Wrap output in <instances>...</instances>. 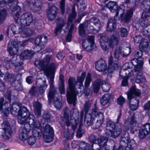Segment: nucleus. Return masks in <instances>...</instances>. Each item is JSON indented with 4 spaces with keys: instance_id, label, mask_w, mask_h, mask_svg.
Masks as SVG:
<instances>
[{
    "instance_id": "nucleus-14",
    "label": "nucleus",
    "mask_w": 150,
    "mask_h": 150,
    "mask_svg": "<svg viewBox=\"0 0 150 150\" xmlns=\"http://www.w3.org/2000/svg\"><path fill=\"white\" fill-rule=\"evenodd\" d=\"M129 140L128 137H123L121 138L120 141V145L117 150H115L113 147V150H132L134 147L135 145V142L133 140H131L127 143V146L125 148V146L126 145V142H128Z\"/></svg>"
},
{
    "instance_id": "nucleus-11",
    "label": "nucleus",
    "mask_w": 150,
    "mask_h": 150,
    "mask_svg": "<svg viewBox=\"0 0 150 150\" xmlns=\"http://www.w3.org/2000/svg\"><path fill=\"white\" fill-rule=\"evenodd\" d=\"M125 10V7L123 5H121L117 8L115 13V16H117L119 14L121 18V20L124 23H128L129 22L133 13V10L132 8L128 10L125 16L123 17V14Z\"/></svg>"
},
{
    "instance_id": "nucleus-9",
    "label": "nucleus",
    "mask_w": 150,
    "mask_h": 150,
    "mask_svg": "<svg viewBox=\"0 0 150 150\" xmlns=\"http://www.w3.org/2000/svg\"><path fill=\"white\" fill-rule=\"evenodd\" d=\"M38 126L40 129L41 131L40 132L43 133V139L44 142L49 143L52 141L53 139L54 132L53 129L49 125H46L45 127L43 126L42 127H40V125L39 122H37Z\"/></svg>"
},
{
    "instance_id": "nucleus-17",
    "label": "nucleus",
    "mask_w": 150,
    "mask_h": 150,
    "mask_svg": "<svg viewBox=\"0 0 150 150\" xmlns=\"http://www.w3.org/2000/svg\"><path fill=\"white\" fill-rule=\"evenodd\" d=\"M78 122V119L77 117L76 119L73 118L71 117L70 119L68 114L66 112L64 113V118L61 120V123L62 124H64V122L65 123L67 127L69 126L72 124V129L74 132L77 127Z\"/></svg>"
},
{
    "instance_id": "nucleus-45",
    "label": "nucleus",
    "mask_w": 150,
    "mask_h": 150,
    "mask_svg": "<svg viewBox=\"0 0 150 150\" xmlns=\"http://www.w3.org/2000/svg\"><path fill=\"white\" fill-rule=\"evenodd\" d=\"M116 5V3L115 2H113L112 1H110L109 2L106 4L107 6L109 8L110 11L112 12H113L115 11V10L113 9V8Z\"/></svg>"
},
{
    "instance_id": "nucleus-21",
    "label": "nucleus",
    "mask_w": 150,
    "mask_h": 150,
    "mask_svg": "<svg viewBox=\"0 0 150 150\" xmlns=\"http://www.w3.org/2000/svg\"><path fill=\"white\" fill-rule=\"evenodd\" d=\"M131 47H128L124 51L121 50L120 47H117L114 53V59L115 61H117L120 56L125 57L128 56L130 53Z\"/></svg>"
},
{
    "instance_id": "nucleus-50",
    "label": "nucleus",
    "mask_w": 150,
    "mask_h": 150,
    "mask_svg": "<svg viewBox=\"0 0 150 150\" xmlns=\"http://www.w3.org/2000/svg\"><path fill=\"white\" fill-rule=\"evenodd\" d=\"M114 24H116V21L114 17H112L110 18L107 24V26H112Z\"/></svg>"
},
{
    "instance_id": "nucleus-23",
    "label": "nucleus",
    "mask_w": 150,
    "mask_h": 150,
    "mask_svg": "<svg viewBox=\"0 0 150 150\" xmlns=\"http://www.w3.org/2000/svg\"><path fill=\"white\" fill-rule=\"evenodd\" d=\"M137 116L135 114H134L130 119L129 120H126L125 122V126L127 127L126 128L125 130L129 129V127L131 125L133 126H136L138 125V123L137 121Z\"/></svg>"
},
{
    "instance_id": "nucleus-62",
    "label": "nucleus",
    "mask_w": 150,
    "mask_h": 150,
    "mask_svg": "<svg viewBox=\"0 0 150 150\" xmlns=\"http://www.w3.org/2000/svg\"><path fill=\"white\" fill-rule=\"evenodd\" d=\"M83 133L84 132L83 130H81L80 129H79L77 133V137L78 138L81 137Z\"/></svg>"
},
{
    "instance_id": "nucleus-32",
    "label": "nucleus",
    "mask_w": 150,
    "mask_h": 150,
    "mask_svg": "<svg viewBox=\"0 0 150 150\" xmlns=\"http://www.w3.org/2000/svg\"><path fill=\"white\" fill-rule=\"evenodd\" d=\"M88 40H84L82 43L83 47H88L89 46V44L90 45L91 47H94V46L96 47L94 43V37L93 36H89L88 37Z\"/></svg>"
},
{
    "instance_id": "nucleus-27",
    "label": "nucleus",
    "mask_w": 150,
    "mask_h": 150,
    "mask_svg": "<svg viewBox=\"0 0 150 150\" xmlns=\"http://www.w3.org/2000/svg\"><path fill=\"white\" fill-rule=\"evenodd\" d=\"M75 4H74V6L72 7V13L70 14L69 16L67 24L68 25H69V23L71 24V27L69 30V33H72V32L74 30V25L72 23V21L73 19L75 18L76 16V13L75 11Z\"/></svg>"
},
{
    "instance_id": "nucleus-33",
    "label": "nucleus",
    "mask_w": 150,
    "mask_h": 150,
    "mask_svg": "<svg viewBox=\"0 0 150 150\" xmlns=\"http://www.w3.org/2000/svg\"><path fill=\"white\" fill-rule=\"evenodd\" d=\"M88 25V22L86 21L82 24H80L79 27V35L81 37H84L86 33L85 29Z\"/></svg>"
},
{
    "instance_id": "nucleus-15",
    "label": "nucleus",
    "mask_w": 150,
    "mask_h": 150,
    "mask_svg": "<svg viewBox=\"0 0 150 150\" xmlns=\"http://www.w3.org/2000/svg\"><path fill=\"white\" fill-rule=\"evenodd\" d=\"M101 85L103 90L105 92H108L111 88V85L107 81H102L100 79L96 80L93 83V91L97 93Z\"/></svg>"
},
{
    "instance_id": "nucleus-52",
    "label": "nucleus",
    "mask_w": 150,
    "mask_h": 150,
    "mask_svg": "<svg viewBox=\"0 0 150 150\" xmlns=\"http://www.w3.org/2000/svg\"><path fill=\"white\" fill-rule=\"evenodd\" d=\"M76 6L78 7V9L81 11L83 10L85 8V4L83 2L82 3H80V4L78 3L76 4Z\"/></svg>"
},
{
    "instance_id": "nucleus-37",
    "label": "nucleus",
    "mask_w": 150,
    "mask_h": 150,
    "mask_svg": "<svg viewBox=\"0 0 150 150\" xmlns=\"http://www.w3.org/2000/svg\"><path fill=\"white\" fill-rule=\"evenodd\" d=\"M111 96L108 94H105L103 95L100 99V103L103 105H105L109 102Z\"/></svg>"
},
{
    "instance_id": "nucleus-49",
    "label": "nucleus",
    "mask_w": 150,
    "mask_h": 150,
    "mask_svg": "<svg viewBox=\"0 0 150 150\" xmlns=\"http://www.w3.org/2000/svg\"><path fill=\"white\" fill-rule=\"evenodd\" d=\"M41 46H44L47 42V37L45 35L40 36Z\"/></svg>"
},
{
    "instance_id": "nucleus-58",
    "label": "nucleus",
    "mask_w": 150,
    "mask_h": 150,
    "mask_svg": "<svg viewBox=\"0 0 150 150\" xmlns=\"http://www.w3.org/2000/svg\"><path fill=\"white\" fill-rule=\"evenodd\" d=\"M116 27V24H114L112 26L110 25L107 26V30L108 31H113Z\"/></svg>"
},
{
    "instance_id": "nucleus-61",
    "label": "nucleus",
    "mask_w": 150,
    "mask_h": 150,
    "mask_svg": "<svg viewBox=\"0 0 150 150\" xmlns=\"http://www.w3.org/2000/svg\"><path fill=\"white\" fill-rule=\"evenodd\" d=\"M11 29L13 33L14 34L18 33H18V30L17 31L16 30L17 28L16 26L15 25H13L11 28Z\"/></svg>"
},
{
    "instance_id": "nucleus-40",
    "label": "nucleus",
    "mask_w": 150,
    "mask_h": 150,
    "mask_svg": "<svg viewBox=\"0 0 150 150\" xmlns=\"http://www.w3.org/2000/svg\"><path fill=\"white\" fill-rule=\"evenodd\" d=\"M90 21H92L95 26V30L98 31L100 29V22L99 20L97 18H91Z\"/></svg>"
},
{
    "instance_id": "nucleus-64",
    "label": "nucleus",
    "mask_w": 150,
    "mask_h": 150,
    "mask_svg": "<svg viewBox=\"0 0 150 150\" xmlns=\"http://www.w3.org/2000/svg\"><path fill=\"white\" fill-rule=\"evenodd\" d=\"M144 107L145 109L150 110V100L144 105Z\"/></svg>"
},
{
    "instance_id": "nucleus-53",
    "label": "nucleus",
    "mask_w": 150,
    "mask_h": 150,
    "mask_svg": "<svg viewBox=\"0 0 150 150\" xmlns=\"http://www.w3.org/2000/svg\"><path fill=\"white\" fill-rule=\"evenodd\" d=\"M143 38L140 35L136 36L134 38V42L137 43H139L142 40Z\"/></svg>"
},
{
    "instance_id": "nucleus-51",
    "label": "nucleus",
    "mask_w": 150,
    "mask_h": 150,
    "mask_svg": "<svg viewBox=\"0 0 150 150\" xmlns=\"http://www.w3.org/2000/svg\"><path fill=\"white\" fill-rule=\"evenodd\" d=\"M150 16V8L148 10L146 11L143 12L142 14V18H146Z\"/></svg>"
},
{
    "instance_id": "nucleus-29",
    "label": "nucleus",
    "mask_w": 150,
    "mask_h": 150,
    "mask_svg": "<svg viewBox=\"0 0 150 150\" xmlns=\"http://www.w3.org/2000/svg\"><path fill=\"white\" fill-rule=\"evenodd\" d=\"M28 41L27 40L20 42L16 39H15L10 42L8 45V47H17L18 46H24L28 44Z\"/></svg>"
},
{
    "instance_id": "nucleus-48",
    "label": "nucleus",
    "mask_w": 150,
    "mask_h": 150,
    "mask_svg": "<svg viewBox=\"0 0 150 150\" xmlns=\"http://www.w3.org/2000/svg\"><path fill=\"white\" fill-rule=\"evenodd\" d=\"M65 0H61L60 2V9L61 13L63 14L65 9Z\"/></svg>"
},
{
    "instance_id": "nucleus-18",
    "label": "nucleus",
    "mask_w": 150,
    "mask_h": 150,
    "mask_svg": "<svg viewBox=\"0 0 150 150\" xmlns=\"http://www.w3.org/2000/svg\"><path fill=\"white\" fill-rule=\"evenodd\" d=\"M33 21V16L30 12H26L23 13L21 16L20 21L22 25L23 26L29 25Z\"/></svg>"
},
{
    "instance_id": "nucleus-56",
    "label": "nucleus",
    "mask_w": 150,
    "mask_h": 150,
    "mask_svg": "<svg viewBox=\"0 0 150 150\" xmlns=\"http://www.w3.org/2000/svg\"><path fill=\"white\" fill-rule=\"evenodd\" d=\"M81 142H83L84 143H85L84 142H79V141H74L73 142H72L71 144V145L73 147V148H75L76 147V146L78 144H79V150H80L81 149L80 148V143Z\"/></svg>"
},
{
    "instance_id": "nucleus-41",
    "label": "nucleus",
    "mask_w": 150,
    "mask_h": 150,
    "mask_svg": "<svg viewBox=\"0 0 150 150\" xmlns=\"http://www.w3.org/2000/svg\"><path fill=\"white\" fill-rule=\"evenodd\" d=\"M139 49H138L136 50L135 53V55L136 57L138 58L141 57L143 53L145 52L147 49V47H139Z\"/></svg>"
},
{
    "instance_id": "nucleus-19",
    "label": "nucleus",
    "mask_w": 150,
    "mask_h": 150,
    "mask_svg": "<svg viewBox=\"0 0 150 150\" xmlns=\"http://www.w3.org/2000/svg\"><path fill=\"white\" fill-rule=\"evenodd\" d=\"M4 134H0V137H2L6 139H8L11 136V130L10 126L7 122H4L1 125Z\"/></svg>"
},
{
    "instance_id": "nucleus-34",
    "label": "nucleus",
    "mask_w": 150,
    "mask_h": 150,
    "mask_svg": "<svg viewBox=\"0 0 150 150\" xmlns=\"http://www.w3.org/2000/svg\"><path fill=\"white\" fill-rule=\"evenodd\" d=\"M33 54L34 53L33 51L26 50L21 53L20 55V58L21 59H30Z\"/></svg>"
},
{
    "instance_id": "nucleus-8",
    "label": "nucleus",
    "mask_w": 150,
    "mask_h": 150,
    "mask_svg": "<svg viewBox=\"0 0 150 150\" xmlns=\"http://www.w3.org/2000/svg\"><path fill=\"white\" fill-rule=\"evenodd\" d=\"M120 36L119 34L115 33L110 37L108 40V37L106 35L100 36V43L101 47H107L106 44L108 43L109 46H114L117 45L119 42Z\"/></svg>"
},
{
    "instance_id": "nucleus-7",
    "label": "nucleus",
    "mask_w": 150,
    "mask_h": 150,
    "mask_svg": "<svg viewBox=\"0 0 150 150\" xmlns=\"http://www.w3.org/2000/svg\"><path fill=\"white\" fill-rule=\"evenodd\" d=\"M112 57H110L109 59V68H107L106 63L104 60L100 59L97 61L96 63V69L99 71L104 72V74L113 72V70L117 69L118 66L117 64H115L112 62Z\"/></svg>"
},
{
    "instance_id": "nucleus-4",
    "label": "nucleus",
    "mask_w": 150,
    "mask_h": 150,
    "mask_svg": "<svg viewBox=\"0 0 150 150\" xmlns=\"http://www.w3.org/2000/svg\"><path fill=\"white\" fill-rule=\"evenodd\" d=\"M86 73L83 72L80 76H78L77 81L74 77H70L69 79V87L67 90V98L69 104H72L75 106L76 101V95L79 92L81 93L80 88L83 86V82L85 77Z\"/></svg>"
},
{
    "instance_id": "nucleus-55",
    "label": "nucleus",
    "mask_w": 150,
    "mask_h": 150,
    "mask_svg": "<svg viewBox=\"0 0 150 150\" xmlns=\"http://www.w3.org/2000/svg\"><path fill=\"white\" fill-rule=\"evenodd\" d=\"M35 43L37 46H41L40 36H38L36 38L35 40Z\"/></svg>"
},
{
    "instance_id": "nucleus-22",
    "label": "nucleus",
    "mask_w": 150,
    "mask_h": 150,
    "mask_svg": "<svg viewBox=\"0 0 150 150\" xmlns=\"http://www.w3.org/2000/svg\"><path fill=\"white\" fill-rule=\"evenodd\" d=\"M150 133V124L147 123L143 126L139 132V136L140 139H143Z\"/></svg>"
},
{
    "instance_id": "nucleus-25",
    "label": "nucleus",
    "mask_w": 150,
    "mask_h": 150,
    "mask_svg": "<svg viewBox=\"0 0 150 150\" xmlns=\"http://www.w3.org/2000/svg\"><path fill=\"white\" fill-rule=\"evenodd\" d=\"M42 7L41 0H32L31 10L33 12H36L40 11Z\"/></svg>"
},
{
    "instance_id": "nucleus-2",
    "label": "nucleus",
    "mask_w": 150,
    "mask_h": 150,
    "mask_svg": "<svg viewBox=\"0 0 150 150\" xmlns=\"http://www.w3.org/2000/svg\"><path fill=\"white\" fill-rule=\"evenodd\" d=\"M51 57L50 55H47L45 58L43 60L40 61L38 64L37 65V67L40 71L43 70L45 74L49 79L50 83V89L48 95V101L49 104H50L52 99L54 98V104L55 107L57 109H59L62 105L61 100L62 97H59V98H54V95H56L54 93V74L55 72L56 67L54 63H51L49 66H48Z\"/></svg>"
},
{
    "instance_id": "nucleus-38",
    "label": "nucleus",
    "mask_w": 150,
    "mask_h": 150,
    "mask_svg": "<svg viewBox=\"0 0 150 150\" xmlns=\"http://www.w3.org/2000/svg\"><path fill=\"white\" fill-rule=\"evenodd\" d=\"M139 104V101L138 99H133L132 101L130 102L129 105L130 109L132 110H135L138 108Z\"/></svg>"
},
{
    "instance_id": "nucleus-28",
    "label": "nucleus",
    "mask_w": 150,
    "mask_h": 150,
    "mask_svg": "<svg viewBox=\"0 0 150 150\" xmlns=\"http://www.w3.org/2000/svg\"><path fill=\"white\" fill-rule=\"evenodd\" d=\"M91 81V75L90 73H88L87 74L85 83V88L83 90L84 93L86 96L89 95L91 92L90 89L88 88V86L90 85Z\"/></svg>"
},
{
    "instance_id": "nucleus-26",
    "label": "nucleus",
    "mask_w": 150,
    "mask_h": 150,
    "mask_svg": "<svg viewBox=\"0 0 150 150\" xmlns=\"http://www.w3.org/2000/svg\"><path fill=\"white\" fill-rule=\"evenodd\" d=\"M56 26L55 28V32L56 34H59L62 30V28L64 26L65 22L63 18H59L56 20Z\"/></svg>"
},
{
    "instance_id": "nucleus-42",
    "label": "nucleus",
    "mask_w": 150,
    "mask_h": 150,
    "mask_svg": "<svg viewBox=\"0 0 150 150\" xmlns=\"http://www.w3.org/2000/svg\"><path fill=\"white\" fill-rule=\"evenodd\" d=\"M7 14L6 10L4 9L0 11V24L2 23L6 20Z\"/></svg>"
},
{
    "instance_id": "nucleus-16",
    "label": "nucleus",
    "mask_w": 150,
    "mask_h": 150,
    "mask_svg": "<svg viewBox=\"0 0 150 150\" xmlns=\"http://www.w3.org/2000/svg\"><path fill=\"white\" fill-rule=\"evenodd\" d=\"M106 128L107 130L110 132L111 136L113 138L118 137L122 130L121 126L115 127L114 123L110 120L107 122Z\"/></svg>"
},
{
    "instance_id": "nucleus-60",
    "label": "nucleus",
    "mask_w": 150,
    "mask_h": 150,
    "mask_svg": "<svg viewBox=\"0 0 150 150\" xmlns=\"http://www.w3.org/2000/svg\"><path fill=\"white\" fill-rule=\"evenodd\" d=\"M140 24L141 26L142 27H147L149 28H150L149 27H148V26L149 27L150 26L148 25L147 22L145 21L144 20H143L141 21L140 22Z\"/></svg>"
},
{
    "instance_id": "nucleus-13",
    "label": "nucleus",
    "mask_w": 150,
    "mask_h": 150,
    "mask_svg": "<svg viewBox=\"0 0 150 150\" xmlns=\"http://www.w3.org/2000/svg\"><path fill=\"white\" fill-rule=\"evenodd\" d=\"M31 127L33 128L32 132L33 135L30 136L28 138L27 142L29 145L32 146L36 142V137H40L41 136V133L40 132L41 130L39 128V126H38L37 123L36 126L32 124V126Z\"/></svg>"
},
{
    "instance_id": "nucleus-3",
    "label": "nucleus",
    "mask_w": 150,
    "mask_h": 150,
    "mask_svg": "<svg viewBox=\"0 0 150 150\" xmlns=\"http://www.w3.org/2000/svg\"><path fill=\"white\" fill-rule=\"evenodd\" d=\"M91 104L87 102L84 105L83 110L81 113V119H83L84 114V124L86 126L91 125L92 127L94 129L98 128L103 122L104 115L101 112H99L95 108L91 113L89 110Z\"/></svg>"
},
{
    "instance_id": "nucleus-43",
    "label": "nucleus",
    "mask_w": 150,
    "mask_h": 150,
    "mask_svg": "<svg viewBox=\"0 0 150 150\" xmlns=\"http://www.w3.org/2000/svg\"><path fill=\"white\" fill-rule=\"evenodd\" d=\"M47 87V85L46 83V81L45 80L43 81L42 84L40 85L39 87V90L40 94L43 93Z\"/></svg>"
},
{
    "instance_id": "nucleus-36",
    "label": "nucleus",
    "mask_w": 150,
    "mask_h": 150,
    "mask_svg": "<svg viewBox=\"0 0 150 150\" xmlns=\"http://www.w3.org/2000/svg\"><path fill=\"white\" fill-rule=\"evenodd\" d=\"M4 79L6 81L9 82L13 86H14L13 84L16 81L14 78V75L6 73L5 75Z\"/></svg>"
},
{
    "instance_id": "nucleus-39",
    "label": "nucleus",
    "mask_w": 150,
    "mask_h": 150,
    "mask_svg": "<svg viewBox=\"0 0 150 150\" xmlns=\"http://www.w3.org/2000/svg\"><path fill=\"white\" fill-rule=\"evenodd\" d=\"M64 76L63 75L61 74L59 76L60 84L59 90L61 94H64L65 93L64 82Z\"/></svg>"
},
{
    "instance_id": "nucleus-59",
    "label": "nucleus",
    "mask_w": 150,
    "mask_h": 150,
    "mask_svg": "<svg viewBox=\"0 0 150 150\" xmlns=\"http://www.w3.org/2000/svg\"><path fill=\"white\" fill-rule=\"evenodd\" d=\"M57 57L59 59L62 60L64 57V54L63 52H59L57 54Z\"/></svg>"
},
{
    "instance_id": "nucleus-5",
    "label": "nucleus",
    "mask_w": 150,
    "mask_h": 150,
    "mask_svg": "<svg viewBox=\"0 0 150 150\" xmlns=\"http://www.w3.org/2000/svg\"><path fill=\"white\" fill-rule=\"evenodd\" d=\"M109 135L106 133L100 139L97 141L96 137L92 135L89 137V140L92 143L91 147L87 143L83 142L80 143V150H109V146L106 144Z\"/></svg>"
},
{
    "instance_id": "nucleus-54",
    "label": "nucleus",
    "mask_w": 150,
    "mask_h": 150,
    "mask_svg": "<svg viewBox=\"0 0 150 150\" xmlns=\"http://www.w3.org/2000/svg\"><path fill=\"white\" fill-rule=\"evenodd\" d=\"M125 101L124 98L122 96H120L118 98L117 102L118 104L120 105H122Z\"/></svg>"
},
{
    "instance_id": "nucleus-63",
    "label": "nucleus",
    "mask_w": 150,
    "mask_h": 150,
    "mask_svg": "<svg viewBox=\"0 0 150 150\" xmlns=\"http://www.w3.org/2000/svg\"><path fill=\"white\" fill-rule=\"evenodd\" d=\"M33 77L32 76H28L26 79L27 82L29 84H31L33 81Z\"/></svg>"
},
{
    "instance_id": "nucleus-24",
    "label": "nucleus",
    "mask_w": 150,
    "mask_h": 150,
    "mask_svg": "<svg viewBox=\"0 0 150 150\" xmlns=\"http://www.w3.org/2000/svg\"><path fill=\"white\" fill-rule=\"evenodd\" d=\"M20 33L21 35L23 38L29 37L34 33V30L32 28H18V32Z\"/></svg>"
},
{
    "instance_id": "nucleus-46",
    "label": "nucleus",
    "mask_w": 150,
    "mask_h": 150,
    "mask_svg": "<svg viewBox=\"0 0 150 150\" xmlns=\"http://www.w3.org/2000/svg\"><path fill=\"white\" fill-rule=\"evenodd\" d=\"M148 46L149 45L147 40L145 39H143L139 45V47H148Z\"/></svg>"
},
{
    "instance_id": "nucleus-57",
    "label": "nucleus",
    "mask_w": 150,
    "mask_h": 150,
    "mask_svg": "<svg viewBox=\"0 0 150 150\" xmlns=\"http://www.w3.org/2000/svg\"><path fill=\"white\" fill-rule=\"evenodd\" d=\"M37 88L35 87H32L30 90L29 93L32 96L34 95L37 91Z\"/></svg>"
},
{
    "instance_id": "nucleus-6",
    "label": "nucleus",
    "mask_w": 150,
    "mask_h": 150,
    "mask_svg": "<svg viewBox=\"0 0 150 150\" xmlns=\"http://www.w3.org/2000/svg\"><path fill=\"white\" fill-rule=\"evenodd\" d=\"M132 64L135 66L134 68V72H132L131 71L132 69L130 67L128 63H126L123 66L122 69L120 72V76H122V74L125 75H128L129 77L131 75H134V74H137L138 72H140L143 64V61L142 60H139L136 58L132 59L131 61Z\"/></svg>"
},
{
    "instance_id": "nucleus-30",
    "label": "nucleus",
    "mask_w": 150,
    "mask_h": 150,
    "mask_svg": "<svg viewBox=\"0 0 150 150\" xmlns=\"http://www.w3.org/2000/svg\"><path fill=\"white\" fill-rule=\"evenodd\" d=\"M141 93L139 90L136 88V86H134L131 87L130 91L127 93V98L129 100L132 99L134 95L136 96H139Z\"/></svg>"
},
{
    "instance_id": "nucleus-20",
    "label": "nucleus",
    "mask_w": 150,
    "mask_h": 150,
    "mask_svg": "<svg viewBox=\"0 0 150 150\" xmlns=\"http://www.w3.org/2000/svg\"><path fill=\"white\" fill-rule=\"evenodd\" d=\"M58 8L55 6L49 7L46 11L47 17L50 21L54 20L57 13Z\"/></svg>"
},
{
    "instance_id": "nucleus-1",
    "label": "nucleus",
    "mask_w": 150,
    "mask_h": 150,
    "mask_svg": "<svg viewBox=\"0 0 150 150\" xmlns=\"http://www.w3.org/2000/svg\"><path fill=\"white\" fill-rule=\"evenodd\" d=\"M21 104L13 103L10 109L11 114L14 116L17 115L18 122L21 124H24V127L19 134V138L23 142L28 138V136L31 129L32 124L36 126L38 121L35 122L34 115L30 113L29 110L24 106H21Z\"/></svg>"
},
{
    "instance_id": "nucleus-47",
    "label": "nucleus",
    "mask_w": 150,
    "mask_h": 150,
    "mask_svg": "<svg viewBox=\"0 0 150 150\" xmlns=\"http://www.w3.org/2000/svg\"><path fill=\"white\" fill-rule=\"evenodd\" d=\"M120 36L122 37H127L128 35V31L126 28H121L120 29Z\"/></svg>"
},
{
    "instance_id": "nucleus-44",
    "label": "nucleus",
    "mask_w": 150,
    "mask_h": 150,
    "mask_svg": "<svg viewBox=\"0 0 150 150\" xmlns=\"http://www.w3.org/2000/svg\"><path fill=\"white\" fill-rule=\"evenodd\" d=\"M44 119H46L48 122H51L53 121V118L47 112H45L43 115Z\"/></svg>"
},
{
    "instance_id": "nucleus-10",
    "label": "nucleus",
    "mask_w": 150,
    "mask_h": 150,
    "mask_svg": "<svg viewBox=\"0 0 150 150\" xmlns=\"http://www.w3.org/2000/svg\"><path fill=\"white\" fill-rule=\"evenodd\" d=\"M18 47H8V51L11 56H13L11 60L8 58L5 59V62L3 63L4 67L7 68H8L13 65H15L16 67V57L15 55L17 54Z\"/></svg>"
},
{
    "instance_id": "nucleus-31",
    "label": "nucleus",
    "mask_w": 150,
    "mask_h": 150,
    "mask_svg": "<svg viewBox=\"0 0 150 150\" xmlns=\"http://www.w3.org/2000/svg\"><path fill=\"white\" fill-rule=\"evenodd\" d=\"M21 11V8L18 6L13 7L12 10L11 14L16 22H17L19 17Z\"/></svg>"
},
{
    "instance_id": "nucleus-35",
    "label": "nucleus",
    "mask_w": 150,
    "mask_h": 150,
    "mask_svg": "<svg viewBox=\"0 0 150 150\" xmlns=\"http://www.w3.org/2000/svg\"><path fill=\"white\" fill-rule=\"evenodd\" d=\"M33 106L35 115L37 116L41 115V105L38 101H35L33 103Z\"/></svg>"
},
{
    "instance_id": "nucleus-12",
    "label": "nucleus",
    "mask_w": 150,
    "mask_h": 150,
    "mask_svg": "<svg viewBox=\"0 0 150 150\" xmlns=\"http://www.w3.org/2000/svg\"><path fill=\"white\" fill-rule=\"evenodd\" d=\"M129 78L132 80H134V79H136V81L137 83H139L140 85L142 83L145 82V79L143 75L142 72H138L136 76L134 75H131L129 77L128 75H125V76L123 78V80L122 82V86H126L127 85V79Z\"/></svg>"
}]
</instances>
